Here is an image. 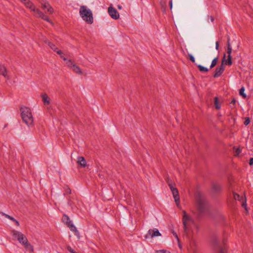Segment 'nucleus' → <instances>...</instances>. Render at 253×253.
<instances>
[{"label":"nucleus","mask_w":253,"mask_h":253,"mask_svg":"<svg viewBox=\"0 0 253 253\" xmlns=\"http://www.w3.org/2000/svg\"><path fill=\"white\" fill-rule=\"evenodd\" d=\"M182 222L183 225L184 235L188 240L192 248L195 246L193 239V230L192 226L195 223L194 219L185 211H182Z\"/></svg>","instance_id":"nucleus-1"},{"label":"nucleus","mask_w":253,"mask_h":253,"mask_svg":"<svg viewBox=\"0 0 253 253\" xmlns=\"http://www.w3.org/2000/svg\"><path fill=\"white\" fill-rule=\"evenodd\" d=\"M21 115L23 121L28 126H33L34 119L30 109L23 106L20 108Z\"/></svg>","instance_id":"nucleus-2"},{"label":"nucleus","mask_w":253,"mask_h":253,"mask_svg":"<svg viewBox=\"0 0 253 253\" xmlns=\"http://www.w3.org/2000/svg\"><path fill=\"white\" fill-rule=\"evenodd\" d=\"M80 14L84 20L88 24H92L93 22L91 11L87 9L85 6H81Z\"/></svg>","instance_id":"nucleus-3"},{"label":"nucleus","mask_w":253,"mask_h":253,"mask_svg":"<svg viewBox=\"0 0 253 253\" xmlns=\"http://www.w3.org/2000/svg\"><path fill=\"white\" fill-rule=\"evenodd\" d=\"M197 206L200 213H203L207 209V202L200 195L197 197Z\"/></svg>","instance_id":"nucleus-4"},{"label":"nucleus","mask_w":253,"mask_h":253,"mask_svg":"<svg viewBox=\"0 0 253 253\" xmlns=\"http://www.w3.org/2000/svg\"><path fill=\"white\" fill-rule=\"evenodd\" d=\"M225 57H226V54H225V53H224V55H223V59L222 61L221 64L219 66L216 67L215 69V72L213 75V78H217V77L220 76L223 73V72L224 71V69H225V68L224 67V62H225L224 60H225Z\"/></svg>","instance_id":"nucleus-5"},{"label":"nucleus","mask_w":253,"mask_h":253,"mask_svg":"<svg viewBox=\"0 0 253 253\" xmlns=\"http://www.w3.org/2000/svg\"><path fill=\"white\" fill-rule=\"evenodd\" d=\"M161 234L158 229L154 228L150 229L148 230V233L145 235V238L146 239L153 238L154 237L160 236Z\"/></svg>","instance_id":"nucleus-6"},{"label":"nucleus","mask_w":253,"mask_h":253,"mask_svg":"<svg viewBox=\"0 0 253 253\" xmlns=\"http://www.w3.org/2000/svg\"><path fill=\"white\" fill-rule=\"evenodd\" d=\"M169 185L172 192L175 202L178 205L179 204V196L178 190L176 188L173 187L171 184L169 183Z\"/></svg>","instance_id":"nucleus-7"},{"label":"nucleus","mask_w":253,"mask_h":253,"mask_svg":"<svg viewBox=\"0 0 253 253\" xmlns=\"http://www.w3.org/2000/svg\"><path fill=\"white\" fill-rule=\"evenodd\" d=\"M108 13L110 16L114 19L117 20L119 18V12L113 7L110 6L108 8Z\"/></svg>","instance_id":"nucleus-8"},{"label":"nucleus","mask_w":253,"mask_h":253,"mask_svg":"<svg viewBox=\"0 0 253 253\" xmlns=\"http://www.w3.org/2000/svg\"><path fill=\"white\" fill-rule=\"evenodd\" d=\"M232 47L231 46H229V47H227V53L228 54V58L227 60L225 59L224 62L225 64L230 66L232 64V57H231V53H232Z\"/></svg>","instance_id":"nucleus-9"},{"label":"nucleus","mask_w":253,"mask_h":253,"mask_svg":"<svg viewBox=\"0 0 253 253\" xmlns=\"http://www.w3.org/2000/svg\"><path fill=\"white\" fill-rule=\"evenodd\" d=\"M42 8V9H47V12L48 14H52L53 12V9L50 6L49 3L47 1H43L41 2Z\"/></svg>","instance_id":"nucleus-10"},{"label":"nucleus","mask_w":253,"mask_h":253,"mask_svg":"<svg viewBox=\"0 0 253 253\" xmlns=\"http://www.w3.org/2000/svg\"><path fill=\"white\" fill-rule=\"evenodd\" d=\"M23 2L27 8H29L32 11H34L35 13H36V10H37L38 9H36L35 8V5L31 1H30V0L27 1L26 0V1H24Z\"/></svg>","instance_id":"nucleus-11"},{"label":"nucleus","mask_w":253,"mask_h":253,"mask_svg":"<svg viewBox=\"0 0 253 253\" xmlns=\"http://www.w3.org/2000/svg\"><path fill=\"white\" fill-rule=\"evenodd\" d=\"M67 226L68 227H69L70 228V229L71 231H73L75 233V235L76 236H77L79 238H80V233H79L78 230L77 229V228L75 227V226L72 223V221H71V222L69 223V224H68L67 225Z\"/></svg>","instance_id":"nucleus-12"},{"label":"nucleus","mask_w":253,"mask_h":253,"mask_svg":"<svg viewBox=\"0 0 253 253\" xmlns=\"http://www.w3.org/2000/svg\"><path fill=\"white\" fill-rule=\"evenodd\" d=\"M23 234L18 231L13 230L11 231V235L14 240H17L19 239L20 237H22Z\"/></svg>","instance_id":"nucleus-13"},{"label":"nucleus","mask_w":253,"mask_h":253,"mask_svg":"<svg viewBox=\"0 0 253 253\" xmlns=\"http://www.w3.org/2000/svg\"><path fill=\"white\" fill-rule=\"evenodd\" d=\"M48 45L50 48L52 49L54 51L56 52L58 54L61 55L63 52L61 50H59L57 47H56L55 45L51 42L48 43Z\"/></svg>","instance_id":"nucleus-14"},{"label":"nucleus","mask_w":253,"mask_h":253,"mask_svg":"<svg viewBox=\"0 0 253 253\" xmlns=\"http://www.w3.org/2000/svg\"><path fill=\"white\" fill-rule=\"evenodd\" d=\"M77 163L83 168L85 167L86 165V161L83 157H78Z\"/></svg>","instance_id":"nucleus-15"},{"label":"nucleus","mask_w":253,"mask_h":253,"mask_svg":"<svg viewBox=\"0 0 253 253\" xmlns=\"http://www.w3.org/2000/svg\"><path fill=\"white\" fill-rule=\"evenodd\" d=\"M41 97L44 105H47L50 104V98L46 93L42 94Z\"/></svg>","instance_id":"nucleus-16"},{"label":"nucleus","mask_w":253,"mask_h":253,"mask_svg":"<svg viewBox=\"0 0 253 253\" xmlns=\"http://www.w3.org/2000/svg\"><path fill=\"white\" fill-rule=\"evenodd\" d=\"M221 189L220 186L216 183H212V190L213 192H218Z\"/></svg>","instance_id":"nucleus-17"},{"label":"nucleus","mask_w":253,"mask_h":253,"mask_svg":"<svg viewBox=\"0 0 253 253\" xmlns=\"http://www.w3.org/2000/svg\"><path fill=\"white\" fill-rule=\"evenodd\" d=\"M36 16L38 17H40L43 20H45L46 17H47L46 15H45L42 12L40 11L39 9L36 10Z\"/></svg>","instance_id":"nucleus-18"},{"label":"nucleus","mask_w":253,"mask_h":253,"mask_svg":"<svg viewBox=\"0 0 253 253\" xmlns=\"http://www.w3.org/2000/svg\"><path fill=\"white\" fill-rule=\"evenodd\" d=\"M25 249L29 252L30 253H32L33 252V247L28 243V241H27L26 243H24L23 245Z\"/></svg>","instance_id":"nucleus-19"},{"label":"nucleus","mask_w":253,"mask_h":253,"mask_svg":"<svg viewBox=\"0 0 253 253\" xmlns=\"http://www.w3.org/2000/svg\"><path fill=\"white\" fill-rule=\"evenodd\" d=\"M72 70L76 74L81 75L83 73L81 69V68L79 66H77L76 65H73Z\"/></svg>","instance_id":"nucleus-20"},{"label":"nucleus","mask_w":253,"mask_h":253,"mask_svg":"<svg viewBox=\"0 0 253 253\" xmlns=\"http://www.w3.org/2000/svg\"><path fill=\"white\" fill-rule=\"evenodd\" d=\"M62 221L67 225L69 223L72 221L70 220L69 217L66 214H64L62 218Z\"/></svg>","instance_id":"nucleus-21"},{"label":"nucleus","mask_w":253,"mask_h":253,"mask_svg":"<svg viewBox=\"0 0 253 253\" xmlns=\"http://www.w3.org/2000/svg\"><path fill=\"white\" fill-rule=\"evenodd\" d=\"M17 241L20 243H21V244H22L23 245L24 244V243H27V241H28V240H27V238L26 237V236H24V235L23 234L22 235V237H20L19 238V239L17 240Z\"/></svg>","instance_id":"nucleus-22"},{"label":"nucleus","mask_w":253,"mask_h":253,"mask_svg":"<svg viewBox=\"0 0 253 253\" xmlns=\"http://www.w3.org/2000/svg\"><path fill=\"white\" fill-rule=\"evenodd\" d=\"M245 87L244 86H242L240 90H239V94L241 96H242L244 98H246L247 97V95L246 93H245Z\"/></svg>","instance_id":"nucleus-23"},{"label":"nucleus","mask_w":253,"mask_h":253,"mask_svg":"<svg viewBox=\"0 0 253 253\" xmlns=\"http://www.w3.org/2000/svg\"><path fill=\"white\" fill-rule=\"evenodd\" d=\"M214 105H215V108L216 109H219L221 107L220 104L218 102V98L217 97H215L214 98Z\"/></svg>","instance_id":"nucleus-24"},{"label":"nucleus","mask_w":253,"mask_h":253,"mask_svg":"<svg viewBox=\"0 0 253 253\" xmlns=\"http://www.w3.org/2000/svg\"><path fill=\"white\" fill-rule=\"evenodd\" d=\"M197 67L201 72H207L209 71V69L201 65H197Z\"/></svg>","instance_id":"nucleus-25"},{"label":"nucleus","mask_w":253,"mask_h":253,"mask_svg":"<svg viewBox=\"0 0 253 253\" xmlns=\"http://www.w3.org/2000/svg\"><path fill=\"white\" fill-rule=\"evenodd\" d=\"M0 74L3 76L4 77L6 76V68L2 66L0 68Z\"/></svg>","instance_id":"nucleus-26"},{"label":"nucleus","mask_w":253,"mask_h":253,"mask_svg":"<svg viewBox=\"0 0 253 253\" xmlns=\"http://www.w3.org/2000/svg\"><path fill=\"white\" fill-rule=\"evenodd\" d=\"M217 60H218V57H217L214 58L212 60L211 63V66H210V68L211 69L213 68L217 64Z\"/></svg>","instance_id":"nucleus-27"},{"label":"nucleus","mask_w":253,"mask_h":253,"mask_svg":"<svg viewBox=\"0 0 253 253\" xmlns=\"http://www.w3.org/2000/svg\"><path fill=\"white\" fill-rule=\"evenodd\" d=\"M64 189L65 191L64 195L70 194L71 193V190L68 186L64 187Z\"/></svg>","instance_id":"nucleus-28"},{"label":"nucleus","mask_w":253,"mask_h":253,"mask_svg":"<svg viewBox=\"0 0 253 253\" xmlns=\"http://www.w3.org/2000/svg\"><path fill=\"white\" fill-rule=\"evenodd\" d=\"M66 64L68 67L71 68L72 69L73 68V65H76L75 64L73 63L72 60H69L68 61H67L66 62Z\"/></svg>","instance_id":"nucleus-29"},{"label":"nucleus","mask_w":253,"mask_h":253,"mask_svg":"<svg viewBox=\"0 0 253 253\" xmlns=\"http://www.w3.org/2000/svg\"><path fill=\"white\" fill-rule=\"evenodd\" d=\"M250 123V119L249 117H247L245 118V120L244 122V124L245 126L248 125Z\"/></svg>","instance_id":"nucleus-30"},{"label":"nucleus","mask_w":253,"mask_h":253,"mask_svg":"<svg viewBox=\"0 0 253 253\" xmlns=\"http://www.w3.org/2000/svg\"><path fill=\"white\" fill-rule=\"evenodd\" d=\"M155 253H170L169 251L162 250L156 251Z\"/></svg>","instance_id":"nucleus-31"},{"label":"nucleus","mask_w":253,"mask_h":253,"mask_svg":"<svg viewBox=\"0 0 253 253\" xmlns=\"http://www.w3.org/2000/svg\"><path fill=\"white\" fill-rule=\"evenodd\" d=\"M188 56L189 57V59L190 60V61H191L193 63L195 62V58L192 55H191V54H188Z\"/></svg>","instance_id":"nucleus-32"},{"label":"nucleus","mask_w":253,"mask_h":253,"mask_svg":"<svg viewBox=\"0 0 253 253\" xmlns=\"http://www.w3.org/2000/svg\"><path fill=\"white\" fill-rule=\"evenodd\" d=\"M3 215L5 216V217L9 219L10 220H12V221H14V220H15V219L14 218H13V217L8 215V214H3Z\"/></svg>","instance_id":"nucleus-33"},{"label":"nucleus","mask_w":253,"mask_h":253,"mask_svg":"<svg viewBox=\"0 0 253 253\" xmlns=\"http://www.w3.org/2000/svg\"><path fill=\"white\" fill-rule=\"evenodd\" d=\"M67 250L70 252L71 253H77L76 252H75L70 246H68L67 247Z\"/></svg>","instance_id":"nucleus-34"},{"label":"nucleus","mask_w":253,"mask_h":253,"mask_svg":"<svg viewBox=\"0 0 253 253\" xmlns=\"http://www.w3.org/2000/svg\"><path fill=\"white\" fill-rule=\"evenodd\" d=\"M192 227H194L197 232H198L199 231V226L195 222L193 225Z\"/></svg>","instance_id":"nucleus-35"},{"label":"nucleus","mask_w":253,"mask_h":253,"mask_svg":"<svg viewBox=\"0 0 253 253\" xmlns=\"http://www.w3.org/2000/svg\"><path fill=\"white\" fill-rule=\"evenodd\" d=\"M234 198L235 200H239L240 196L239 194L233 193Z\"/></svg>","instance_id":"nucleus-36"},{"label":"nucleus","mask_w":253,"mask_h":253,"mask_svg":"<svg viewBox=\"0 0 253 253\" xmlns=\"http://www.w3.org/2000/svg\"><path fill=\"white\" fill-rule=\"evenodd\" d=\"M42 40L44 43H47V44L50 42H49L48 40L44 37H43Z\"/></svg>","instance_id":"nucleus-37"},{"label":"nucleus","mask_w":253,"mask_h":253,"mask_svg":"<svg viewBox=\"0 0 253 253\" xmlns=\"http://www.w3.org/2000/svg\"><path fill=\"white\" fill-rule=\"evenodd\" d=\"M226 250L224 248H220L219 249L218 253H225Z\"/></svg>","instance_id":"nucleus-38"},{"label":"nucleus","mask_w":253,"mask_h":253,"mask_svg":"<svg viewBox=\"0 0 253 253\" xmlns=\"http://www.w3.org/2000/svg\"><path fill=\"white\" fill-rule=\"evenodd\" d=\"M236 102V100L235 98H233L231 102H230L231 106L233 107V105H234L235 104Z\"/></svg>","instance_id":"nucleus-39"},{"label":"nucleus","mask_w":253,"mask_h":253,"mask_svg":"<svg viewBox=\"0 0 253 253\" xmlns=\"http://www.w3.org/2000/svg\"><path fill=\"white\" fill-rule=\"evenodd\" d=\"M249 164L250 166H253V158H251L250 160Z\"/></svg>","instance_id":"nucleus-40"},{"label":"nucleus","mask_w":253,"mask_h":253,"mask_svg":"<svg viewBox=\"0 0 253 253\" xmlns=\"http://www.w3.org/2000/svg\"><path fill=\"white\" fill-rule=\"evenodd\" d=\"M215 48L216 50H218L219 49V42H216L215 43Z\"/></svg>","instance_id":"nucleus-41"},{"label":"nucleus","mask_w":253,"mask_h":253,"mask_svg":"<svg viewBox=\"0 0 253 253\" xmlns=\"http://www.w3.org/2000/svg\"><path fill=\"white\" fill-rule=\"evenodd\" d=\"M227 45V47H229V46H231L230 43V38H228Z\"/></svg>","instance_id":"nucleus-42"},{"label":"nucleus","mask_w":253,"mask_h":253,"mask_svg":"<svg viewBox=\"0 0 253 253\" xmlns=\"http://www.w3.org/2000/svg\"><path fill=\"white\" fill-rule=\"evenodd\" d=\"M60 55V57L62 59H63V60L67 61V58L63 55V54L61 55Z\"/></svg>","instance_id":"nucleus-43"},{"label":"nucleus","mask_w":253,"mask_h":253,"mask_svg":"<svg viewBox=\"0 0 253 253\" xmlns=\"http://www.w3.org/2000/svg\"><path fill=\"white\" fill-rule=\"evenodd\" d=\"M173 235L174 236V237L176 238V239L178 241H179V238L178 237V236L177 235V234L176 233H173Z\"/></svg>","instance_id":"nucleus-44"},{"label":"nucleus","mask_w":253,"mask_h":253,"mask_svg":"<svg viewBox=\"0 0 253 253\" xmlns=\"http://www.w3.org/2000/svg\"><path fill=\"white\" fill-rule=\"evenodd\" d=\"M236 152L237 155H238L241 153V150L238 148L236 150Z\"/></svg>","instance_id":"nucleus-45"},{"label":"nucleus","mask_w":253,"mask_h":253,"mask_svg":"<svg viewBox=\"0 0 253 253\" xmlns=\"http://www.w3.org/2000/svg\"><path fill=\"white\" fill-rule=\"evenodd\" d=\"M45 20L49 23H52L51 21L48 17H46Z\"/></svg>","instance_id":"nucleus-46"},{"label":"nucleus","mask_w":253,"mask_h":253,"mask_svg":"<svg viewBox=\"0 0 253 253\" xmlns=\"http://www.w3.org/2000/svg\"><path fill=\"white\" fill-rule=\"evenodd\" d=\"M13 221L15 222V223L17 226H19V223L16 219H15V220H14Z\"/></svg>","instance_id":"nucleus-47"},{"label":"nucleus","mask_w":253,"mask_h":253,"mask_svg":"<svg viewBox=\"0 0 253 253\" xmlns=\"http://www.w3.org/2000/svg\"><path fill=\"white\" fill-rule=\"evenodd\" d=\"M169 6H170V9L172 8V0H170V1H169Z\"/></svg>","instance_id":"nucleus-48"},{"label":"nucleus","mask_w":253,"mask_h":253,"mask_svg":"<svg viewBox=\"0 0 253 253\" xmlns=\"http://www.w3.org/2000/svg\"><path fill=\"white\" fill-rule=\"evenodd\" d=\"M68 205H70V206H72L71 202L70 200H69L68 201Z\"/></svg>","instance_id":"nucleus-49"},{"label":"nucleus","mask_w":253,"mask_h":253,"mask_svg":"<svg viewBox=\"0 0 253 253\" xmlns=\"http://www.w3.org/2000/svg\"><path fill=\"white\" fill-rule=\"evenodd\" d=\"M211 20L213 21L214 20V19L212 17H211Z\"/></svg>","instance_id":"nucleus-50"},{"label":"nucleus","mask_w":253,"mask_h":253,"mask_svg":"<svg viewBox=\"0 0 253 253\" xmlns=\"http://www.w3.org/2000/svg\"><path fill=\"white\" fill-rule=\"evenodd\" d=\"M245 206H246V204L243 203V205H242V206H243V207H244Z\"/></svg>","instance_id":"nucleus-51"}]
</instances>
